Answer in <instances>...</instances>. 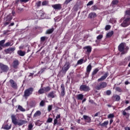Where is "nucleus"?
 Segmentation results:
<instances>
[{"instance_id":"1","label":"nucleus","mask_w":130,"mask_h":130,"mask_svg":"<svg viewBox=\"0 0 130 130\" xmlns=\"http://www.w3.org/2000/svg\"><path fill=\"white\" fill-rule=\"evenodd\" d=\"M11 119L13 123L15 125H19V126H21V125H23V124H26V123H28V121L27 120H20L19 122H18L17 118H16V116L14 114L11 115Z\"/></svg>"},{"instance_id":"2","label":"nucleus","mask_w":130,"mask_h":130,"mask_svg":"<svg viewBox=\"0 0 130 130\" xmlns=\"http://www.w3.org/2000/svg\"><path fill=\"white\" fill-rule=\"evenodd\" d=\"M34 91V88L33 87H29L28 88L25 90L24 92V97L27 98L32 95L33 94V92Z\"/></svg>"},{"instance_id":"3","label":"nucleus","mask_w":130,"mask_h":130,"mask_svg":"<svg viewBox=\"0 0 130 130\" xmlns=\"http://www.w3.org/2000/svg\"><path fill=\"white\" fill-rule=\"evenodd\" d=\"M125 44V43H121L118 47V51L121 52V54L127 53V51H124Z\"/></svg>"},{"instance_id":"4","label":"nucleus","mask_w":130,"mask_h":130,"mask_svg":"<svg viewBox=\"0 0 130 130\" xmlns=\"http://www.w3.org/2000/svg\"><path fill=\"white\" fill-rule=\"evenodd\" d=\"M130 25V17L125 18L122 23L120 24L121 27H123L124 28L125 27H128Z\"/></svg>"},{"instance_id":"5","label":"nucleus","mask_w":130,"mask_h":130,"mask_svg":"<svg viewBox=\"0 0 130 130\" xmlns=\"http://www.w3.org/2000/svg\"><path fill=\"white\" fill-rule=\"evenodd\" d=\"M70 68H71V63L69 61H66L62 68V73H67V72H68V71H69L70 69Z\"/></svg>"},{"instance_id":"6","label":"nucleus","mask_w":130,"mask_h":130,"mask_svg":"<svg viewBox=\"0 0 130 130\" xmlns=\"http://www.w3.org/2000/svg\"><path fill=\"white\" fill-rule=\"evenodd\" d=\"M107 87V83L106 82H101L99 83V84L96 86V90H101V89H105Z\"/></svg>"},{"instance_id":"7","label":"nucleus","mask_w":130,"mask_h":130,"mask_svg":"<svg viewBox=\"0 0 130 130\" xmlns=\"http://www.w3.org/2000/svg\"><path fill=\"white\" fill-rule=\"evenodd\" d=\"M0 69L2 73H8L9 70H10V68L8 65H5L3 63H0Z\"/></svg>"},{"instance_id":"8","label":"nucleus","mask_w":130,"mask_h":130,"mask_svg":"<svg viewBox=\"0 0 130 130\" xmlns=\"http://www.w3.org/2000/svg\"><path fill=\"white\" fill-rule=\"evenodd\" d=\"M90 87L87 86L86 84H82L80 86V91H83L84 92H89L90 91Z\"/></svg>"},{"instance_id":"9","label":"nucleus","mask_w":130,"mask_h":130,"mask_svg":"<svg viewBox=\"0 0 130 130\" xmlns=\"http://www.w3.org/2000/svg\"><path fill=\"white\" fill-rule=\"evenodd\" d=\"M16 50V47H10L7 49H5L4 50L5 52L6 53V54H12L14 51Z\"/></svg>"},{"instance_id":"10","label":"nucleus","mask_w":130,"mask_h":130,"mask_svg":"<svg viewBox=\"0 0 130 130\" xmlns=\"http://www.w3.org/2000/svg\"><path fill=\"white\" fill-rule=\"evenodd\" d=\"M60 95L61 97H64V95H66V87H64V84L62 83L60 85Z\"/></svg>"},{"instance_id":"11","label":"nucleus","mask_w":130,"mask_h":130,"mask_svg":"<svg viewBox=\"0 0 130 130\" xmlns=\"http://www.w3.org/2000/svg\"><path fill=\"white\" fill-rule=\"evenodd\" d=\"M83 118L85 122L87 123H90L92 122V118L87 115H83Z\"/></svg>"},{"instance_id":"12","label":"nucleus","mask_w":130,"mask_h":130,"mask_svg":"<svg viewBox=\"0 0 130 130\" xmlns=\"http://www.w3.org/2000/svg\"><path fill=\"white\" fill-rule=\"evenodd\" d=\"M91 71H92V66L91 64H89L87 66L86 68V76L89 77V75H90V73H91Z\"/></svg>"},{"instance_id":"13","label":"nucleus","mask_w":130,"mask_h":130,"mask_svg":"<svg viewBox=\"0 0 130 130\" xmlns=\"http://www.w3.org/2000/svg\"><path fill=\"white\" fill-rule=\"evenodd\" d=\"M130 61V56L125 58L121 62L122 66H126L127 62Z\"/></svg>"},{"instance_id":"14","label":"nucleus","mask_w":130,"mask_h":130,"mask_svg":"<svg viewBox=\"0 0 130 130\" xmlns=\"http://www.w3.org/2000/svg\"><path fill=\"white\" fill-rule=\"evenodd\" d=\"M127 110H130V106L125 108L124 110L122 111V115L124 116H129V114H128V113H126V112L127 111Z\"/></svg>"},{"instance_id":"15","label":"nucleus","mask_w":130,"mask_h":130,"mask_svg":"<svg viewBox=\"0 0 130 130\" xmlns=\"http://www.w3.org/2000/svg\"><path fill=\"white\" fill-rule=\"evenodd\" d=\"M9 82L10 83L12 88L13 89H17V83L15 81H14V80L10 79Z\"/></svg>"},{"instance_id":"16","label":"nucleus","mask_w":130,"mask_h":130,"mask_svg":"<svg viewBox=\"0 0 130 130\" xmlns=\"http://www.w3.org/2000/svg\"><path fill=\"white\" fill-rule=\"evenodd\" d=\"M52 7L54 9V10H61L62 8H61V4H55V5H52Z\"/></svg>"},{"instance_id":"17","label":"nucleus","mask_w":130,"mask_h":130,"mask_svg":"<svg viewBox=\"0 0 130 130\" xmlns=\"http://www.w3.org/2000/svg\"><path fill=\"white\" fill-rule=\"evenodd\" d=\"M12 67L16 70L18 69V67H19V60L18 59H15L14 61H13Z\"/></svg>"},{"instance_id":"18","label":"nucleus","mask_w":130,"mask_h":130,"mask_svg":"<svg viewBox=\"0 0 130 130\" xmlns=\"http://www.w3.org/2000/svg\"><path fill=\"white\" fill-rule=\"evenodd\" d=\"M108 77V72L106 73L104 76H102L98 80V82H102L104 81Z\"/></svg>"},{"instance_id":"19","label":"nucleus","mask_w":130,"mask_h":130,"mask_svg":"<svg viewBox=\"0 0 130 130\" xmlns=\"http://www.w3.org/2000/svg\"><path fill=\"white\" fill-rule=\"evenodd\" d=\"M112 99L113 101L118 102L120 100V96L118 95V94H114L112 96Z\"/></svg>"},{"instance_id":"20","label":"nucleus","mask_w":130,"mask_h":130,"mask_svg":"<svg viewBox=\"0 0 130 130\" xmlns=\"http://www.w3.org/2000/svg\"><path fill=\"white\" fill-rule=\"evenodd\" d=\"M84 49H87L86 52H87L88 54H90L92 52V47L90 46H86L84 47Z\"/></svg>"},{"instance_id":"21","label":"nucleus","mask_w":130,"mask_h":130,"mask_svg":"<svg viewBox=\"0 0 130 130\" xmlns=\"http://www.w3.org/2000/svg\"><path fill=\"white\" fill-rule=\"evenodd\" d=\"M48 98H54L55 97V94H54V91H52L50 92L47 95Z\"/></svg>"},{"instance_id":"22","label":"nucleus","mask_w":130,"mask_h":130,"mask_svg":"<svg viewBox=\"0 0 130 130\" xmlns=\"http://www.w3.org/2000/svg\"><path fill=\"white\" fill-rule=\"evenodd\" d=\"M43 88L45 93H48V92L51 90V87L50 86L44 87Z\"/></svg>"},{"instance_id":"23","label":"nucleus","mask_w":130,"mask_h":130,"mask_svg":"<svg viewBox=\"0 0 130 130\" xmlns=\"http://www.w3.org/2000/svg\"><path fill=\"white\" fill-rule=\"evenodd\" d=\"M109 123V121H105L103 123H99V125H101V126H106L107 125H108V124Z\"/></svg>"},{"instance_id":"24","label":"nucleus","mask_w":130,"mask_h":130,"mask_svg":"<svg viewBox=\"0 0 130 130\" xmlns=\"http://www.w3.org/2000/svg\"><path fill=\"white\" fill-rule=\"evenodd\" d=\"M98 72H99V68H96L93 71L91 74L92 78H94V76L96 75Z\"/></svg>"},{"instance_id":"25","label":"nucleus","mask_w":130,"mask_h":130,"mask_svg":"<svg viewBox=\"0 0 130 130\" xmlns=\"http://www.w3.org/2000/svg\"><path fill=\"white\" fill-rule=\"evenodd\" d=\"M40 115H41V112L39 110L37 111L36 113L34 114V118L38 117V116H40Z\"/></svg>"},{"instance_id":"26","label":"nucleus","mask_w":130,"mask_h":130,"mask_svg":"<svg viewBox=\"0 0 130 130\" xmlns=\"http://www.w3.org/2000/svg\"><path fill=\"white\" fill-rule=\"evenodd\" d=\"M17 53L20 55V56H24L25 54H26V52L22 50L18 51Z\"/></svg>"},{"instance_id":"27","label":"nucleus","mask_w":130,"mask_h":130,"mask_svg":"<svg viewBox=\"0 0 130 130\" xmlns=\"http://www.w3.org/2000/svg\"><path fill=\"white\" fill-rule=\"evenodd\" d=\"M84 98V95L82 94H79L77 95V100H82Z\"/></svg>"},{"instance_id":"28","label":"nucleus","mask_w":130,"mask_h":130,"mask_svg":"<svg viewBox=\"0 0 130 130\" xmlns=\"http://www.w3.org/2000/svg\"><path fill=\"white\" fill-rule=\"evenodd\" d=\"M11 128H12V124H10V125H9V124H6L3 127L4 129H6V130L11 129Z\"/></svg>"},{"instance_id":"29","label":"nucleus","mask_w":130,"mask_h":130,"mask_svg":"<svg viewBox=\"0 0 130 130\" xmlns=\"http://www.w3.org/2000/svg\"><path fill=\"white\" fill-rule=\"evenodd\" d=\"M54 31V28L49 29L47 30V31L46 32V34H51V33H52Z\"/></svg>"},{"instance_id":"30","label":"nucleus","mask_w":130,"mask_h":130,"mask_svg":"<svg viewBox=\"0 0 130 130\" xmlns=\"http://www.w3.org/2000/svg\"><path fill=\"white\" fill-rule=\"evenodd\" d=\"M45 91H44V89L43 88H41L38 91V93L39 95H40L41 94H44Z\"/></svg>"},{"instance_id":"31","label":"nucleus","mask_w":130,"mask_h":130,"mask_svg":"<svg viewBox=\"0 0 130 130\" xmlns=\"http://www.w3.org/2000/svg\"><path fill=\"white\" fill-rule=\"evenodd\" d=\"M96 17H97L96 13H91L89 14V17L90 18V19H92V18H96Z\"/></svg>"},{"instance_id":"32","label":"nucleus","mask_w":130,"mask_h":130,"mask_svg":"<svg viewBox=\"0 0 130 130\" xmlns=\"http://www.w3.org/2000/svg\"><path fill=\"white\" fill-rule=\"evenodd\" d=\"M42 124V121H40V120H38L35 122V125H37L38 126H40Z\"/></svg>"},{"instance_id":"33","label":"nucleus","mask_w":130,"mask_h":130,"mask_svg":"<svg viewBox=\"0 0 130 130\" xmlns=\"http://www.w3.org/2000/svg\"><path fill=\"white\" fill-rule=\"evenodd\" d=\"M113 34H114L113 30H112V31L108 32L106 36L108 38L111 37L112 36V35H113Z\"/></svg>"},{"instance_id":"34","label":"nucleus","mask_w":130,"mask_h":130,"mask_svg":"<svg viewBox=\"0 0 130 130\" xmlns=\"http://www.w3.org/2000/svg\"><path fill=\"white\" fill-rule=\"evenodd\" d=\"M34 125H33V123H29L28 126V130H32Z\"/></svg>"},{"instance_id":"35","label":"nucleus","mask_w":130,"mask_h":130,"mask_svg":"<svg viewBox=\"0 0 130 130\" xmlns=\"http://www.w3.org/2000/svg\"><path fill=\"white\" fill-rule=\"evenodd\" d=\"M5 42H6V40H2L0 41V46L5 47Z\"/></svg>"},{"instance_id":"36","label":"nucleus","mask_w":130,"mask_h":130,"mask_svg":"<svg viewBox=\"0 0 130 130\" xmlns=\"http://www.w3.org/2000/svg\"><path fill=\"white\" fill-rule=\"evenodd\" d=\"M11 43H12L11 42H8L5 43L4 44V47H9V46H12V45H11Z\"/></svg>"},{"instance_id":"37","label":"nucleus","mask_w":130,"mask_h":130,"mask_svg":"<svg viewBox=\"0 0 130 130\" xmlns=\"http://www.w3.org/2000/svg\"><path fill=\"white\" fill-rule=\"evenodd\" d=\"M18 110H20V111H22V112H24V111H25V109L23 108V107H22L20 105H19L18 107Z\"/></svg>"},{"instance_id":"38","label":"nucleus","mask_w":130,"mask_h":130,"mask_svg":"<svg viewBox=\"0 0 130 130\" xmlns=\"http://www.w3.org/2000/svg\"><path fill=\"white\" fill-rule=\"evenodd\" d=\"M46 70V68H43L41 69V70L38 72V74H42V73H44V72H45Z\"/></svg>"},{"instance_id":"39","label":"nucleus","mask_w":130,"mask_h":130,"mask_svg":"<svg viewBox=\"0 0 130 130\" xmlns=\"http://www.w3.org/2000/svg\"><path fill=\"white\" fill-rule=\"evenodd\" d=\"M108 118H110V119H112V118H114V114H109L108 115Z\"/></svg>"},{"instance_id":"40","label":"nucleus","mask_w":130,"mask_h":130,"mask_svg":"<svg viewBox=\"0 0 130 130\" xmlns=\"http://www.w3.org/2000/svg\"><path fill=\"white\" fill-rule=\"evenodd\" d=\"M111 28V26L110 25H107L105 27V30L108 31V30H110Z\"/></svg>"},{"instance_id":"41","label":"nucleus","mask_w":130,"mask_h":130,"mask_svg":"<svg viewBox=\"0 0 130 130\" xmlns=\"http://www.w3.org/2000/svg\"><path fill=\"white\" fill-rule=\"evenodd\" d=\"M46 39H47V38L46 37H41V42H44V41H45V40H46Z\"/></svg>"},{"instance_id":"42","label":"nucleus","mask_w":130,"mask_h":130,"mask_svg":"<svg viewBox=\"0 0 130 130\" xmlns=\"http://www.w3.org/2000/svg\"><path fill=\"white\" fill-rule=\"evenodd\" d=\"M13 19V18L12 17V16L8 15L7 17V20L9 21V22H11V21H12V20Z\"/></svg>"},{"instance_id":"43","label":"nucleus","mask_w":130,"mask_h":130,"mask_svg":"<svg viewBox=\"0 0 130 130\" xmlns=\"http://www.w3.org/2000/svg\"><path fill=\"white\" fill-rule=\"evenodd\" d=\"M52 120H53V119L52 118L49 117L46 122L50 123V122H52Z\"/></svg>"},{"instance_id":"44","label":"nucleus","mask_w":130,"mask_h":130,"mask_svg":"<svg viewBox=\"0 0 130 130\" xmlns=\"http://www.w3.org/2000/svg\"><path fill=\"white\" fill-rule=\"evenodd\" d=\"M118 3H119L118 0H113L112 2V5H117Z\"/></svg>"},{"instance_id":"45","label":"nucleus","mask_w":130,"mask_h":130,"mask_svg":"<svg viewBox=\"0 0 130 130\" xmlns=\"http://www.w3.org/2000/svg\"><path fill=\"white\" fill-rule=\"evenodd\" d=\"M37 8H39L41 6V1H39L36 3Z\"/></svg>"},{"instance_id":"46","label":"nucleus","mask_w":130,"mask_h":130,"mask_svg":"<svg viewBox=\"0 0 130 130\" xmlns=\"http://www.w3.org/2000/svg\"><path fill=\"white\" fill-rule=\"evenodd\" d=\"M83 61H84L83 59H80L77 61V64H82L83 63Z\"/></svg>"},{"instance_id":"47","label":"nucleus","mask_w":130,"mask_h":130,"mask_svg":"<svg viewBox=\"0 0 130 130\" xmlns=\"http://www.w3.org/2000/svg\"><path fill=\"white\" fill-rule=\"evenodd\" d=\"M110 22L112 24H115L116 23V20L114 18H112L110 19Z\"/></svg>"},{"instance_id":"48","label":"nucleus","mask_w":130,"mask_h":130,"mask_svg":"<svg viewBox=\"0 0 130 130\" xmlns=\"http://www.w3.org/2000/svg\"><path fill=\"white\" fill-rule=\"evenodd\" d=\"M71 2H73V0H66L64 4V5H69Z\"/></svg>"},{"instance_id":"49","label":"nucleus","mask_w":130,"mask_h":130,"mask_svg":"<svg viewBox=\"0 0 130 130\" xmlns=\"http://www.w3.org/2000/svg\"><path fill=\"white\" fill-rule=\"evenodd\" d=\"M44 104H45V102L44 101H41L40 103V106L43 107L44 106Z\"/></svg>"},{"instance_id":"50","label":"nucleus","mask_w":130,"mask_h":130,"mask_svg":"<svg viewBox=\"0 0 130 130\" xmlns=\"http://www.w3.org/2000/svg\"><path fill=\"white\" fill-rule=\"evenodd\" d=\"M57 122H58L57 119H55L54 120V123H53L54 125H56V124H59V123H57Z\"/></svg>"},{"instance_id":"51","label":"nucleus","mask_w":130,"mask_h":130,"mask_svg":"<svg viewBox=\"0 0 130 130\" xmlns=\"http://www.w3.org/2000/svg\"><path fill=\"white\" fill-rule=\"evenodd\" d=\"M102 38H103V35H100L96 37V39L98 40H99L100 39H102Z\"/></svg>"},{"instance_id":"52","label":"nucleus","mask_w":130,"mask_h":130,"mask_svg":"<svg viewBox=\"0 0 130 130\" xmlns=\"http://www.w3.org/2000/svg\"><path fill=\"white\" fill-rule=\"evenodd\" d=\"M116 90L118 92H122V90L121 89V88H120V87H116Z\"/></svg>"},{"instance_id":"53","label":"nucleus","mask_w":130,"mask_h":130,"mask_svg":"<svg viewBox=\"0 0 130 130\" xmlns=\"http://www.w3.org/2000/svg\"><path fill=\"white\" fill-rule=\"evenodd\" d=\"M20 3H28L30 0H18Z\"/></svg>"},{"instance_id":"54","label":"nucleus","mask_w":130,"mask_h":130,"mask_svg":"<svg viewBox=\"0 0 130 130\" xmlns=\"http://www.w3.org/2000/svg\"><path fill=\"white\" fill-rule=\"evenodd\" d=\"M93 4H94V2H93L92 1H91L89 2H88V3L87 4V6H92Z\"/></svg>"},{"instance_id":"55","label":"nucleus","mask_w":130,"mask_h":130,"mask_svg":"<svg viewBox=\"0 0 130 130\" xmlns=\"http://www.w3.org/2000/svg\"><path fill=\"white\" fill-rule=\"evenodd\" d=\"M125 14L130 16V9L127 10L125 11Z\"/></svg>"},{"instance_id":"56","label":"nucleus","mask_w":130,"mask_h":130,"mask_svg":"<svg viewBox=\"0 0 130 130\" xmlns=\"http://www.w3.org/2000/svg\"><path fill=\"white\" fill-rule=\"evenodd\" d=\"M52 109V106L49 105L48 107V110L49 111H51V110Z\"/></svg>"},{"instance_id":"57","label":"nucleus","mask_w":130,"mask_h":130,"mask_svg":"<svg viewBox=\"0 0 130 130\" xmlns=\"http://www.w3.org/2000/svg\"><path fill=\"white\" fill-rule=\"evenodd\" d=\"M106 94L108 95H111V90H107L106 91Z\"/></svg>"},{"instance_id":"58","label":"nucleus","mask_w":130,"mask_h":130,"mask_svg":"<svg viewBox=\"0 0 130 130\" xmlns=\"http://www.w3.org/2000/svg\"><path fill=\"white\" fill-rule=\"evenodd\" d=\"M42 6H46L47 5V1H44L42 3Z\"/></svg>"},{"instance_id":"59","label":"nucleus","mask_w":130,"mask_h":130,"mask_svg":"<svg viewBox=\"0 0 130 130\" xmlns=\"http://www.w3.org/2000/svg\"><path fill=\"white\" fill-rule=\"evenodd\" d=\"M99 115H100V112H97L94 115V117H96L97 116H98Z\"/></svg>"},{"instance_id":"60","label":"nucleus","mask_w":130,"mask_h":130,"mask_svg":"<svg viewBox=\"0 0 130 130\" xmlns=\"http://www.w3.org/2000/svg\"><path fill=\"white\" fill-rule=\"evenodd\" d=\"M9 24H10V21H9V20H6L5 23V26H6V25H9Z\"/></svg>"},{"instance_id":"61","label":"nucleus","mask_w":130,"mask_h":130,"mask_svg":"<svg viewBox=\"0 0 130 130\" xmlns=\"http://www.w3.org/2000/svg\"><path fill=\"white\" fill-rule=\"evenodd\" d=\"M59 118H60V114L57 115L56 116V119H58Z\"/></svg>"},{"instance_id":"62","label":"nucleus","mask_w":130,"mask_h":130,"mask_svg":"<svg viewBox=\"0 0 130 130\" xmlns=\"http://www.w3.org/2000/svg\"><path fill=\"white\" fill-rule=\"evenodd\" d=\"M128 49H129V48H128V47L127 46L125 48L124 51H127H127L128 50Z\"/></svg>"},{"instance_id":"63","label":"nucleus","mask_w":130,"mask_h":130,"mask_svg":"<svg viewBox=\"0 0 130 130\" xmlns=\"http://www.w3.org/2000/svg\"><path fill=\"white\" fill-rule=\"evenodd\" d=\"M112 122H113V119H110V124H112Z\"/></svg>"},{"instance_id":"64","label":"nucleus","mask_w":130,"mask_h":130,"mask_svg":"<svg viewBox=\"0 0 130 130\" xmlns=\"http://www.w3.org/2000/svg\"><path fill=\"white\" fill-rule=\"evenodd\" d=\"M34 75V73H29L28 77H32Z\"/></svg>"}]
</instances>
